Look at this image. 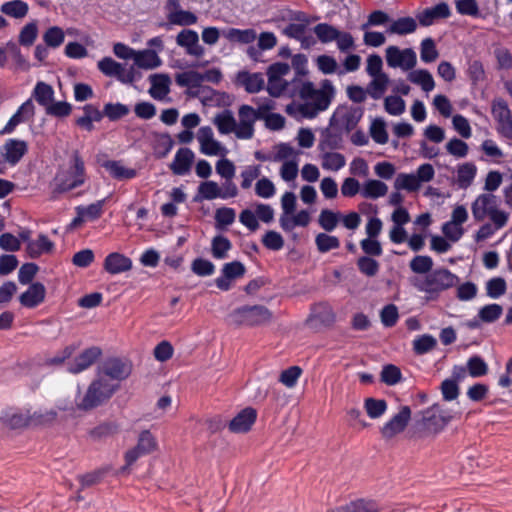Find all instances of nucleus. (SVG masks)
I'll return each instance as SVG.
<instances>
[{
	"mask_svg": "<svg viewBox=\"0 0 512 512\" xmlns=\"http://www.w3.org/2000/svg\"><path fill=\"white\" fill-rule=\"evenodd\" d=\"M168 21L169 23H161L160 26L161 27H166V28H169V24H172V25H179V26H190V25H193L197 22V16L190 12V11H186V10H176V11H171L169 14H168Z\"/></svg>",
	"mask_w": 512,
	"mask_h": 512,
	"instance_id": "nucleus-35",
	"label": "nucleus"
},
{
	"mask_svg": "<svg viewBox=\"0 0 512 512\" xmlns=\"http://www.w3.org/2000/svg\"><path fill=\"white\" fill-rule=\"evenodd\" d=\"M103 268L107 273L117 275L131 270L132 260L122 253L112 252L105 257Z\"/></svg>",
	"mask_w": 512,
	"mask_h": 512,
	"instance_id": "nucleus-21",
	"label": "nucleus"
},
{
	"mask_svg": "<svg viewBox=\"0 0 512 512\" xmlns=\"http://www.w3.org/2000/svg\"><path fill=\"white\" fill-rule=\"evenodd\" d=\"M433 267V260L427 255H417L410 262V268L414 273H430Z\"/></svg>",
	"mask_w": 512,
	"mask_h": 512,
	"instance_id": "nucleus-64",
	"label": "nucleus"
},
{
	"mask_svg": "<svg viewBox=\"0 0 512 512\" xmlns=\"http://www.w3.org/2000/svg\"><path fill=\"white\" fill-rule=\"evenodd\" d=\"M28 151V143L24 140L7 139L0 148V164L17 165Z\"/></svg>",
	"mask_w": 512,
	"mask_h": 512,
	"instance_id": "nucleus-12",
	"label": "nucleus"
},
{
	"mask_svg": "<svg viewBox=\"0 0 512 512\" xmlns=\"http://www.w3.org/2000/svg\"><path fill=\"white\" fill-rule=\"evenodd\" d=\"M104 167L110 172V174L118 180L132 179L136 176V170L126 168L115 160L106 161Z\"/></svg>",
	"mask_w": 512,
	"mask_h": 512,
	"instance_id": "nucleus-44",
	"label": "nucleus"
},
{
	"mask_svg": "<svg viewBox=\"0 0 512 512\" xmlns=\"http://www.w3.org/2000/svg\"><path fill=\"white\" fill-rule=\"evenodd\" d=\"M372 77L373 80L368 84L367 92L373 99L377 100L385 93L389 84V77L387 74H380Z\"/></svg>",
	"mask_w": 512,
	"mask_h": 512,
	"instance_id": "nucleus-43",
	"label": "nucleus"
},
{
	"mask_svg": "<svg viewBox=\"0 0 512 512\" xmlns=\"http://www.w3.org/2000/svg\"><path fill=\"white\" fill-rule=\"evenodd\" d=\"M335 94V88L332 82L328 79H324L321 82V88L316 90V94L313 95V105L320 111L326 110Z\"/></svg>",
	"mask_w": 512,
	"mask_h": 512,
	"instance_id": "nucleus-23",
	"label": "nucleus"
},
{
	"mask_svg": "<svg viewBox=\"0 0 512 512\" xmlns=\"http://www.w3.org/2000/svg\"><path fill=\"white\" fill-rule=\"evenodd\" d=\"M497 208V198L492 193L480 194L472 203L471 210L475 221H483Z\"/></svg>",
	"mask_w": 512,
	"mask_h": 512,
	"instance_id": "nucleus-18",
	"label": "nucleus"
},
{
	"mask_svg": "<svg viewBox=\"0 0 512 512\" xmlns=\"http://www.w3.org/2000/svg\"><path fill=\"white\" fill-rule=\"evenodd\" d=\"M216 198H221L220 187L215 181L208 180L199 184L193 201L198 203L203 200H214Z\"/></svg>",
	"mask_w": 512,
	"mask_h": 512,
	"instance_id": "nucleus-33",
	"label": "nucleus"
},
{
	"mask_svg": "<svg viewBox=\"0 0 512 512\" xmlns=\"http://www.w3.org/2000/svg\"><path fill=\"white\" fill-rule=\"evenodd\" d=\"M343 147V136L341 131L326 129L322 132L318 144V149L321 152H328V150H337Z\"/></svg>",
	"mask_w": 512,
	"mask_h": 512,
	"instance_id": "nucleus-24",
	"label": "nucleus"
},
{
	"mask_svg": "<svg viewBox=\"0 0 512 512\" xmlns=\"http://www.w3.org/2000/svg\"><path fill=\"white\" fill-rule=\"evenodd\" d=\"M411 419V409L409 406H401L399 412L387 421L380 429L382 437L386 440L392 439L402 433Z\"/></svg>",
	"mask_w": 512,
	"mask_h": 512,
	"instance_id": "nucleus-13",
	"label": "nucleus"
},
{
	"mask_svg": "<svg viewBox=\"0 0 512 512\" xmlns=\"http://www.w3.org/2000/svg\"><path fill=\"white\" fill-rule=\"evenodd\" d=\"M408 79L412 83L420 85L422 90L425 92H430L435 87V82L431 73L425 69H419L410 72Z\"/></svg>",
	"mask_w": 512,
	"mask_h": 512,
	"instance_id": "nucleus-39",
	"label": "nucleus"
},
{
	"mask_svg": "<svg viewBox=\"0 0 512 512\" xmlns=\"http://www.w3.org/2000/svg\"><path fill=\"white\" fill-rule=\"evenodd\" d=\"M437 345V340L430 334H423L418 336L413 341V351L416 355H424L434 349Z\"/></svg>",
	"mask_w": 512,
	"mask_h": 512,
	"instance_id": "nucleus-52",
	"label": "nucleus"
},
{
	"mask_svg": "<svg viewBox=\"0 0 512 512\" xmlns=\"http://www.w3.org/2000/svg\"><path fill=\"white\" fill-rule=\"evenodd\" d=\"M176 43L186 49V53L195 57H202L205 49L199 44V35L195 30L183 29L176 37Z\"/></svg>",
	"mask_w": 512,
	"mask_h": 512,
	"instance_id": "nucleus-17",
	"label": "nucleus"
},
{
	"mask_svg": "<svg viewBox=\"0 0 512 512\" xmlns=\"http://www.w3.org/2000/svg\"><path fill=\"white\" fill-rule=\"evenodd\" d=\"M174 146V140L167 132L156 133L153 144L154 155L157 159H163L171 152Z\"/></svg>",
	"mask_w": 512,
	"mask_h": 512,
	"instance_id": "nucleus-32",
	"label": "nucleus"
},
{
	"mask_svg": "<svg viewBox=\"0 0 512 512\" xmlns=\"http://www.w3.org/2000/svg\"><path fill=\"white\" fill-rule=\"evenodd\" d=\"M237 79L248 93H257L264 88V78L261 73L241 71L238 73Z\"/></svg>",
	"mask_w": 512,
	"mask_h": 512,
	"instance_id": "nucleus-27",
	"label": "nucleus"
},
{
	"mask_svg": "<svg viewBox=\"0 0 512 512\" xmlns=\"http://www.w3.org/2000/svg\"><path fill=\"white\" fill-rule=\"evenodd\" d=\"M194 158V152L190 148H179L175 154L174 160L169 165V168L175 175H186L191 170Z\"/></svg>",
	"mask_w": 512,
	"mask_h": 512,
	"instance_id": "nucleus-20",
	"label": "nucleus"
},
{
	"mask_svg": "<svg viewBox=\"0 0 512 512\" xmlns=\"http://www.w3.org/2000/svg\"><path fill=\"white\" fill-rule=\"evenodd\" d=\"M507 284L504 278L494 277L486 283V294L492 299H498L505 294Z\"/></svg>",
	"mask_w": 512,
	"mask_h": 512,
	"instance_id": "nucleus-61",
	"label": "nucleus"
},
{
	"mask_svg": "<svg viewBox=\"0 0 512 512\" xmlns=\"http://www.w3.org/2000/svg\"><path fill=\"white\" fill-rule=\"evenodd\" d=\"M223 36L230 42L241 43V44H250L255 41L257 35L254 29H238V28H228L227 30H223Z\"/></svg>",
	"mask_w": 512,
	"mask_h": 512,
	"instance_id": "nucleus-30",
	"label": "nucleus"
},
{
	"mask_svg": "<svg viewBox=\"0 0 512 512\" xmlns=\"http://www.w3.org/2000/svg\"><path fill=\"white\" fill-rule=\"evenodd\" d=\"M132 372V365L129 361L123 360L118 357H111L106 359L101 366L97 369V376L109 378L108 380L114 383H120L127 379Z\"/></svg>",
	"mask_w": 512,
	"mask_h": 512,
	"instance_id": "nucleus-10",
	"label": "nucleus"
},
{
	"mask_svg": "<svg viewBox=\"0 0 512 512\" xmlns=\"http://www.w3.org/2000/svg\"><path fill=\"white\" fill-rule=\"evenodd\" d=\"M47 115L63 118L67 117L72 112V105L66 101L51 102L45 107Z\"/></svg>",
	"mask_w": 512,
	"mask_h": 512,
	"instance_id": "nucleus-63",
	"label": "nucleus"
},
{
	"mask_svg": "<svg viewBox=\"0 0 512 512\" xmlns=\"http://www.w3.org/2000/svg\"><path fill=\"white\" fill-rule=\"evenodd\" d=\"M313 31L322 43L332 42L339 37V30L328 23L317 24Z\"/></svg>",
	"mask_w": 512,
	"mask_h": 512,
	"instance_id": "nucleus-54",
	"label": "nucleus"
},
{
	"mask_svg": "<svg viewBox=\"0 0 512 512\" xmlns=\"http://www.w3.org/2000/svg\"><path fill=\"white\" fill-rule=\"evenodd\" d=\"M468 374L473 378L485 376L488 371V365L479 355L471 356L466 363Z\"/></svg>",
	"mask_w": 512,
	"mask_h": 512,
	"instance_id": "nucleus-45",
	"label": "nucleus"
},
{
	"mask_svg": "<svg viewBox=\"0 0 512 512\" xmlns=\"http://www.w3.org/2000/svg\"><path fill=\"white\" fill-rule=\"evenodd\" d=\"M87 180L85 162L78 150H74L65 169H59L55 175L54 194L69 192L82 186Z\"/></svg>",
	"mask_w": 512,
	"mask_h": 512,
	"instance_id": "nucleus-1",
	"label": "nucleus"
},
{
	"mask_svg": "<svg viewBox=\"0 0 512 512\" xmlns=\"http://www.w3.org/2000/svg\"><path fill=\"white\" fill-rule=\"evenodd\" d=\"M32 110V96H30L12 115L6 125L0 130V135L11 134L15 128L26 120V114Z\"/></svg>",
	"mask_w": 512,
	"mask_h": 512,
	"instance_id": "nucleus-26",
	"label": "nucleus"
},
{
	"mask_svg": "<svg viewBox=\"0 0 512 512\" xmlns=\"http://www.w3.org/2000/svg\"><path fill=\"white\" fill-rule=\"evenodd\" d=\"M292 20L298 21L300 23H289L286 28L283 30V33L289 38L298 39L302 37V34L306 32L307 25L310 23V20L307 14L303 11H297L292 16Z\"/></svg>",
	"mask_w": 512,
	"mask_h": 512,
	"instance_id": "nucleus-25",
	"label": "nucleus"
},
{
	"mask_svg": "<svg viewBox=\"0 0 512 512\" xmlns=\"http://www.w3.org/2000/svg\"><path fill=\"white\" fill-rule=\"evenodd\" d=\"M54 90L51 85L39 81L34 87V98L37 102L46 107L53 101Z\"/></svg>",
	"mask_w": 512,
	"mask_h": 512,
	"instance_id": "nucleus-51",
	"label": "nucleus"
},
{
	"mask_svg": "<svg viewBox=\"0 0 512 512\" xmlns=\"http://www.w3.org/2000/svg\"><path fill=\"white\" fill-rule=\"evenodd\" d=\"M220 134H229L234 132L236 128V120L233 113L229 109H225L218 113L213 120Z\"/></svg>",
	"mask_w": 512,
	"mask_h": 512,
	"instance_id": "nucleus-36",
	"label": "nucleus"
},
{
	"mask_svg": "<svg viewBox=\"0 0 512 512\" xmlns=\"http://www.w3.org/2000/svg\"><path fill=\"white\" fill-rule=\"evenodd\" d=\"M231 248V241L223 235H216L212 239L211 251L215 259H225L227 257V252L231 250Z\"/></svg>",
	"mask_w": 512,
	"mask_h": 512,
	"instance_id": "nucleus-46",
	"label": "nucleus"
},
{
	"mask_svg": "<svg viewBox=\"0 0 512 512\" xmlns=\"http://www.w3.org/2000/svg\"><path fill=\"white\" fill-rule=\"evenodd\" d=\"M370 135L378 144H386L388 142L389 137L386 130V123L382 118H376L372 121Z\"/></svg>",
	"mask_w": 512,
	"mask_h": 512,
	"instance_id": "nucleus-58",
	"label": "nucleus"
},
{
	"mask_svg": "<svg viewBox=\"0 0 512 512\" xmlns=\"http://www.w3.org/2000/svg\"><path fill=\"white\" fill-rule=\"evenodd\" d=\"M105 202L106 199H101L89 204L88 206L78 205L77 207L81 211V215L84 216L86 221H95L102 216Z\"/></svg>",
	"mask_w": 512,
	"mask_h": 512,
	"instance_id": "nucleus-53",
	"label": "nucleus"
},
{
	"mask_svg": "<svg viewBox=\"0 0 512 512\" xmlns=\"http://www.w3.org/2000/svg\"><path fill=\"white\" fill-rule=\"evenodd\" d=\"M491 113L498 126H501L505 121L512 117L508 103L503 98H495L492 101Z\"/></svg>",
	"mask_w": 512,
	"mask_h": 512,
	"instance_id": "nucleus-40",
	"label": "nucleus"
},
{
	"mask_svg": "<svg viewBox=\"0 0 512 512\" xmlns=\"http://www.w3.org/2000/svg\"><path fill=\"white\" fill-rule=\"evenodd\" d=\"M364 114V109L361 107H350L346 109L341 116L342 125L347 132L352 131Z\"/></svg>",
	"mask_w": 512,
	"mask_h": 512,
	"instance_id": "nucleus-48",
	"label": "nucleus"
},
{
	"mask_svg": "<svg viewBox=\"0 0 512 512\" xmlns=\"http://www.w3.org/2000/svg\"><path fill=\"white\" fill-rule=\"evenodd\" d=\"M478 313L483 323H493L501 317L503 308L497 303H492L481 307Z\"/></svg>",
	"mask_w": 512,
	"mask_h": 512,
	"instance_id": "nucleus-59",
	"label": "nucleus"
},
{
	"mask_svg": "<svg viewBox=\"0 0 512 512\" xmlns=\"http://www.w3.org/2000/svg\"><path fill=\"white\" fill-rule=\"evenodd\" d=\"M31 419L29 409L7 406L0 411V424L8 430H23L29 425Z\"/></svg>",
	"mask_w": 512,
	"mask_h": 512,
	"instance_id": "nucleus-11",
	"label": "nucleus"
},
{
	"mask_svg": "<svg viewBox=\"0 0 512 512\" xmlns=\"http://www.w3.org/2000/svg\"><path fill=\"white\" fill-rule=\"evenodd\" d=\"M467 77L469 78L471 85L476 87L480 82L486 78L484 66L478 59H469L467 61L466 69Z\"/></svg>",
	"mask_w": 512,
	"mask_h": 512,
	"instance_id": "nucleus-41",
	"label": "nucleus"
},
{
	"mask_svg": "<svg viewBox=\"0 0 512 512\" xmlns=\"http://www.w3.org/2000/svg\"><path fill=\"white\" fill-rule=\"evenodd\" d=\"M236 326H262L271 322L273 313L264 305H244L234 309L229 315Z\"/></svg>",
	"mask_w": 512,
	"mask_h": 512,
	"instance_id": "nucleus-6",
	"label": "nucleus"
},
{
	"mask_svg": "<svg viewBox=\"0 0 512 512\" xmlns=\"http://www.w3.org/2000/svg\"><path fill=\"white\" fill-rule=\"evenodd\" d=\"M84 115L75 120V124L88 132L94 130L93 122H100L104 116L110 121H117L129 113L127 105L122 103H107L103 111H100L92 104H86L83 107Z\"/></svg>",
	"mask_w": 512,
	"mask_h": 512,
	"instance_id": "nucleus-4",
	"label": "nucleus"
},
{
	"mask_svg": "<svg viewBox=\"0 0 512 512\" xmlns=\"http://www.w3.org/2000/svg\"><path fill=\"white\" fill-rule=\"evenodd\" d=\"M256 419V409L253 407H246L229 421L228 429L232 433H247L251 430Z\"/></svg>",
	"mask_w": 512,
	"mask_h": 512,
	"instance_id": "nucleus-16",
	"label": "nucleus"
},
{
	"mask_svg": "<svg viewBox=\"0 0 512 512\" xmlns=\"http://www.w3.org/2000/svg\"><path fill=\"white\" fill-rule=\"evenodd\" d=\"M246 268L240 261L225 263L221 269V275L215 279L216 286L222 291L231 288V280L244 276Z\"/></svg>",
	"mask_w": 512,
	"mask_h": 512,
	"instance_id": "nucleus-15",
	"label": "nucleus"
},
{
	"mask_svg": "<svg viewBox=\"0 0 512 512\" xmlns=\"http://www.w3.org/2000/svg\"><path fill=\"white\" fill-rule=\"evenodd\" d=\"M331 512H379V510L375 502L358 499L340 506Z\"/></svg>",
	"mask_w": 512,
	"mask_h": 512,
	"instance_id": "nucleus-38",
	"label": "nucleus"
},
{
	"mask_svg": "<svg viewBox=\"0 0 512 512\" xmlns=\"http://www.w3.org/2000/svg\"><path fill=\"white\" fill-rule=\"evenodd\" d=\"M32 46V21L22 28L18 42L9 41L8 63L9 69L14 72H27L30 69L29 48Z\"/></svg>",
	"mask_w": 512,
	"mask_h": 512,
	"instance_id": "nucleus-2",
	"label": "nucleus"
},
{
	"mask_svg": "<svg viewBox=\"0 0 512 512\" xmlns=\"http://www.w3.org/2000/svg\"><path fill=\"white\" fill-rule=\"evenodd\" d=\"M387 191L388 187L384 182L370 179L365 182L361 194L365 198L377 199L385 196Z\"/></svg>",
	"mask_w": 512,
	"mask_h": 512,
	"instance_id": "nucleus-42",
	"label": "nucleus"
},
{
	"mask_svg": "<svg viewBox=\"0 0 512 512\" xmlns=\"http://www.w3.org/2000/svg\"><path fill=\"white\" fill-rule=\"evenodd\" d=\"M438 56L439 53L436 49L434 40L430 37L423 39L420 48L421 60L425 63H431L435 61Z\"/></svg>",
	"mask_w": 512,
	"mask_h": 512,
	"instance_id": "nucleus-62",
	"label": "nucleus"
},
{
	"mask_svg": "<svg viewBox=\"0 0 512 512\" xmlns=\"http://www.w3.org/2000/svg\"><path fill=\"white\" fill-rule=\"evenodd\" d=\"M0 11L8 17L22 19L29 12V5L23 0L6 1L0 6Z\"/></svg>",
	"mask_w": 512,
	"mask_h": 512,
	"instance_id": "nucleus-29",
	"label": "nucleus"
},
{
	"mask_svg": "<svg viewBox=\"0 0 512 512\" xmlns=\"http://www.w3.org/2000/svg\"><path fill=\"white\" fill-rule=\"evenodd\" d=\"M101 355L102 350L99 347H89L67 364V371L71 374H79L92 366Z\"/></svg>",
	"mask_w": 512,
	"mask_h": 512,
	"instance_id": "nucleus-14",
	"label": "nucleus"
},
{
	"mask_svg": "<svg viewBox=\"0 0 512 512\" xmlns=\"http://www.w3.org/2000/svg\"><path fill=\"white\" fill-rule=\"evenodd\" d=\"M417 29V22L410 16L400 17L393 21L387 28L388 34L407 35L415 32Z\"/></svg>",
	"mask_w": 512,
	"mask_h": 512,
	"instance_id": "nucleus-34",
	"label": "nucleus"
},
{
	"mask_svg": "<svg viewBox=\"0 0 512 512\" xmlns=\"http://www.w3.org/2000/svg\"><path fill=\"white\" fill-rule=\"evenodd\" d=\"M477 173V167L474 163L466 162L458 166L457 182L460 188L469 187Z\"/></svg>",
	"mask_w": 512,
	"mask_h": 512,
	"instance_id": "nucleus-37",
	"label": "nucleus"
},
{
	"mask_svg": "<svg viewBox=\"0 0 512 512\" xmlns=\"http://www.w3.org/2000/svg\"><path fill=\"white\" fill-rule=\"evenodd\" d=\"M356 264L358 270L367 277H374L379 272L380 264L373 257L361 256Z\"/></svg>",
	"mask_w": 512,
	"mask_h": 512,
	"instance_id": "nucleus-57",
	"label": "nucleus"
},
{
	"mask_svg": "<svg viewBox=\"0 0 512 512\" xmlns=\"http://www.w3.org/2000/svg\"><path fill=\"white\" fill-rule=\"evenodd\" d=\"M451 10L446 2H440L433 7L424 9L417 15L419 24L428 27L437 19H446L450 17Z\"/></svg>",
	"mask_w": 512,
	"mask_h": 512,
	"instance_id": "nucleus-22",
	"label": "nucleus"
},
{
	"mask_svg": "<svg viewBox=\"0 0 512 512\" xmlns=\"http://www.w3.org/2000/svg\"><path fill=\"white\" fill-rule=\"evenodd\" d=\"M397 190L417 191L420 188L419 179L413 173H399L394 181Z\"/></svg>",
	"mask_w": 512,
	"mask_h": 512,
	"instance_id": "nucleus-47",
	"label": "nucleus"
},
{
	"mask_svg": "<svg viewBox=\"0 0 512 512\" xmlns=\"http://www.w3.org/2000/svg\"><path fill=\"white\" fill-rule=\"evenodd\" d=\"M468 219V213L464 206H457L454 208L452 212V220L447 221L442 225V232L445 235V237L452 241L457 242L463 235L464 230L463 229H455V234H452L449 232V228L454 227L455 225H458L461 227V225L466 222Z\"/></svg>",
	"mask_w": 512,
	"mask_h": 512,
	"instance_id": "nucleus-19",
	"label": "nucleus"
},
{
	"mask_svg": "<svg viewBox=\"0 0 512 512\" xmlns=\"http://www.w3.org/2000/svg\"><path fill=\"white\" fill-rule=\"evenodd\" d=\"M454 415L449 409L443 408L440 404L435 403L422 411V418L417 422L424 430L438 434L452 421Z\"/></svg>",
	"mask_w": 512,
	"mask_h": 512,
	"instance_id": "nucleus-8",
	"label": "nucleus"
},
{
	"mask_svg": "<svg viewBox=\"0 0 512 512\" xmlns=\"http://www.w3.org/2000/svg\"><path fill=\"white\" fill-rule=\"evenodd\" d=\"M458 281L457 275L448 269L440 268L428 273L416 287L419 291L425 292L429 300H436L441 292L454 287Z\"/></svg>",
	"mask_w": 512,
	"mask_h": 512,
	"instance_id": "nucleus-5",
	"label": "nucleus"
},
{
	"mask_svg": "<svg viewBox=\"0 0 512 512\" xmlns=\"http://www.w3.org/2000/svg\"><path fill=\"white\" fill-rule=\"evenodd\" d=\"M315 244L320 253H327L330 250L339 248L340 240L336 236L319 233L315 238Z\"/></svg>",
	"mask_w": 512,
	"mask_h": 512,
	"instance_id": "nucleus-56",
	"label": "nucleus"
},
{
	"mask_svg": "<svg viewBox=\"0 0 512 512\" xmlns=\"http://www.w3.org/2000/svg\"><path fill=\"white\" fill-rule=\"evenodd\" d=\"M149 79L151 82L149 93L154 99H162L169 93L171 80L167 74H153Z\"/></svg>",
	"mask_w": 512,
	"mask_h": 512,
	"instance_id": "nucleus-28",
	"label": "nucleus"
},
{
	"mask_svg": "<svg viewBox=\"0 0 512 512\" xmlns=\"http://www.w3.org/2000/svg\"><path fill=\"white\" fill-rule=\"evenodd\" d=\"M120 388V384L109 381L108 379L97 376L88 386L87 391L77 407L82 411L95 409L112 398L115 392Z\"/></svg>",
	"mask_w": 512,
	"mask_h": 512,
	"instance_id": "nucleus-3",
	"label": "nucleus"
},
{
	"mask_svg": "<svg viewBox=\"0 0 512 512\" xmlns=\"http://www.w3.org/2000/svg\"><path fill=\"white\" fill-rule=\"evenodd\" d=\"M175 82L180 87H188V88H200L203 93L202 102L204 104L215 103L216 105H221V99L227 98L229 99V95L225 92H219L209 86H201L203 82L202 73L190 70L182 73H178L175 76Z\"/></svg>",
	"mask_w": 512,
	"mask_h": 512,
	"instance_id": "nucleus-7",
	"label": "nucleus"
},
{
	"mask_svg": "<svg viewBox=\"0 0 512 512\" xmlns=\"http://www.w3.org/2000/svg\"><path fill=\"white\" fill-rule=\"evenodd\" d=\"M157 447V440L150 430L141 431L138 436L137 444L125 453V465L120 468L119 472L121 474L125 473L140 457L152 453Z\"/></svg>",
	"mask_w": 512,
	"mask_h": 512,
	"instance_id": "nucleus-9",
	"label": "nucleus"
},
{
	"mask_svg": "<svg viewBox=\"0 0 512 512\" xmlns=\"http://www.w3.org/2000/svg\"><path fill=\"white\" fill-rule=\"evenodd\" d=\"M134 63L139 68L154 69L161 65L162 61L158 54L151 49L135 52Z\"/></svg>",
	"mask_w": 512,
	"mask_h": 512,
	"instance_id": "nucleus-31",
	"label": "nucleus"
},
{
	"mask_svg": "<svg viewBox=\"0 0 512 512\" xmlns=\"http://www.w3.org/2000/svg\"><path fill=\"white\" fill-rule=\"evenodd\" d=\"M346 164L343 154L338 152H323L322 167L327 170L338 171Z\"/></svg>",
	"mask_w": 512,
	"mask_h": 512,
	"instance_id": "nucleus-50",
	"label": "nucleus"
},
{
	"mask_svg": "<svg viewBox=\"0 0 512 512\" xmlns=\"http://www.w3.org/2000/svg\"><path fill=\"white\" fill-rule=\"evenodd\" d=\"M381 382L393 386L402 380V373L399 367L394 364L384 365L380 375Z\"/></svg>",
	"mask_w": 512,
	"mask_h": 512,
	"instance_id": "nucleus-60",
	"label": "nucleus"
},
{
	"mask_svg": "<svg viewBox=\"0 0 512 512\" xmlns=\"http://www.w3.org/2000/svg\"><path fill=\"white\" fill-rule=\"evenodd\" d=\"M387 402L384 399L366 398L364 401V408L367 415L372 419L381 417L387 410Z\"/></svg>",
	"mask_w": 512,
	"mask_h": 512,
	"instance_id": "nucleus-49",
	"label": "nucleus"
},
{
	"mask_svg": "<svg viewBox=\"0 0 512 512\" xmlns=\"http://www.w3.org/2000/svg\"><path fill=\"white\" fill-rule=\"evenodd\" d=\"M119 426L115 422H103L90 430L89 435L93 440H101L116 434Z\"/></svg>",
	"mask_w": 512,
	"mask_h": 512,
	"instance_id": "nucleus-55",
	"label": "nucleus"
}]
</instances>
